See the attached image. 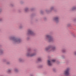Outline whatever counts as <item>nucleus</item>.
<instances>
[{"instance_id": "28", "label": "nucleus", "mask_w": 76, "mask_h": 76, "mask_svg": "<svg viewBox=\"0 0 76 76\" xmlns=\"http://www.w3.org/2000/svg\"><path fill=\"white\" fill-rule=\"evenodd\" d=\"M2 12V9L1 8H0V13H1Z\"/></svg>"}, {"instance_id": "33", "label": "nucleus", "mask_w": 76, "mask_h": 76, "mask_svg": "<svg viewBox=\"0 0 76 76\" xmlns=\"http://www.w3.org/2000/svg\"><path fill=\"white\" fill-rule=\"evenodd\" d=\"M74 22H76V18H75V19H74Z\"/></svg>"}, {"instance_id": "36", "label": "nucleus", "mask_w": 76, "mask_h": 76, "mask_svg": "<svg viewBox=\"0 0 76 76\" xmlns=\"http://www.w3.org/2000/svg\"><path fill=\"white\" fill-rule=\"evenodd\" d=\"M34 10V8H32L31 9V10Z\"/></svg>"}, {"instance_id": "5", "label": "nucleus", "mask_w": 76, "mask_h": 76, "mask_svg": "<svg viewBox=\"0 0 76 76\" xmlns=\"http://www.w3.org/2000/svg\"><path fill=\"white\" fill-rule=\"evenodd\" d=\"M36 34L34 33V31L31 29H29L28 31V32L27 33V36H32V37H34L35 36Z\"/></svg>"}, {"instance_id": "20", "label": "nucleus", "mask_w": 76, "mask_h": 76, "mask_svg": "<svg viewBox=\"0 0 76 76\" xmlns=\"http://www.w3.org/2000/svg\"><path fill=\"white\" fill-rule=\"evenodd\" d=\"M6 64L7 65H10V62L9 61H7L6 62Z\"/></svg>"}, {"instance_id": "11", "label": "nucleus", "mask_w": 76, "mask_h": 76, "mask_svg": "<svg viewBox=\"0 0 76 76\" xmlns=\"http://www.w3.org/2000/svg\"><path fill=\"white\" fill-rule=\"evenodd\" d=\"M3 52H4V50L1 48H0V56L2 55L3 54Z\"/></svg>"}, {"instance_id": "13", "label": "nucleus", "mask_w": 76, "mask_h": 76, "mask_svg": "<svg viewBox=\"0 0 76 76\" xmlns=\"http://www.w3.org/2000/svg\"><path fill=\"white\" fill-rule=\"evenodd\" d=\"M61 51L63 53H65L66 52V48H63L62 49Z\"/></svg>"}, {"instance_id": "19", "label": "nucleus", "mask_w": 76, "mask_h": 76, "mask_svg": "<svg viewBox=\"0 0 76 76\" xmlns=\"http://www.w3.org/2000/svg\"><path fill=\"white\" fill-rule=\"evenodd\" d=\"M23 25H22V24H20L19 26V28L20 29H22V28H23Z\"/></svg>"}, {"instance_id": "12", "label": "nucleus", "mask_w": 76, "mask_h": 76, "mask_svg": "<svg viewBox=\"0 0 76 76\" xmlns=\"http://www.w3.org/2000/svg\"><path fill=\"white\" fill-rule=\"evenodd\" d=\"M76 10V6L73 7L71 9V11H75Z\"/></svg>"}, {"instance_id": "7", "label": "nucleus", "mask_w": 76, "mask_h": 76, "mask_svg": "<svg viewBox=\"0 0 76 76\" xmlns=\"http://www.w3.org/2000/svg\"><path fill=\"white\" fill-rule=\"evenodd\" d=\"M53 20L55 23H59V16H56L53 19Z\"/></svg>"}, {"instance_id": "4", "label": "nucleus", "mask_w": 76, "mask_h": 76, "mask_svg": "<svg viewBox=\"0 0 76 76\" xmlns=\"http://www.w3.org/2000/svg\"><path fill=\"white\" fill-rule=\"evenodd\" d=\"M36 54V52H34V51L31 50V48H29L27 52L26 56L27 57H34Z\"/></svg>"}, {"instance_id": "3", "label": "nucleus", "mask_w": 76, "mask_h": 76, "mask_svg": "<svg viewBox=\"0 0 76 76\" xmlns=\"http://www.w3.org/2000/svg\"><path fill=\"white\" fill-rule=\"evenodd\" d=\"M50 48H51V51L53 52L55 51L56 50V46L55 45H49L45 48V50L46 52H49V50Z\"/></svg>"}, {"instance_id": "35", "label": "nucleus", "mask_w": 76, "mask_h": 76, "mask_svg": "<svg viewBox=\"0 0 76 76\" xmlns=\"http://www.w3.org/2000/svg\"><path fill=\"white\" fill-rule=\"evenodd\" d=\"M30 76H34V75H33V74H31L30 75Z\"/></svg>"}, {"instance_id": "22", "label": "nucleus", "mask_w": 76, "mask_h": 76, "mask_svg": "<svg viewBox=\"0 0 76 76\" xmlns=\"http://www.w3.org/2000/svg\"><path fill=\"white\" fill-rule=\"evenodd\" d=\"M71 26V24H68L67 25V27H69V26Z\"/></svg>"}, {"instance_id": "1", "label": "nucleus", "mask_w": 76, "mask_h": 76, "mask_svg": "<svg viewBox=\"0 0 76 76\" xmlns=\"http://www.w3.org/2000/svg\"><path fill=\"white\" fill-rule=\"evenodd\" d=\"M10 40H12V42L14 44H17L21 43L22 41L20 38H16L14 36H10L9 37Z\"/></svg>"}, {"instance_id": "27", "label": "nucleus", "mask_w": 76, "mask_h": 76, "mask_svg": "<svg viewBox=\"0 0 76 76\" xmlns=\"http://www.w3.org/2000/svg\"><path fill=\"white\" fill-rule=\"evenodd\" d=\"M51 62H55L56 61V60H52L51 61Z\"/></svg>"}, {"instance_id": "2", "label": "nucleus", "mask_w": 76, "mask_h": 76, "mask_svg": "<svg viewBox=\"0 0 76 76\" xmlns=\"http://www.w3.org/2000/svg\"><path fill=\"white\" fill-rule=\"evenodd\" d=\"M44 40L48 42H53L55 41V39L50 34H46L45 36Z\"/></svg>"}, {"instance_id": "16", "label": "nucleus", "mask_w": 76, "mask_h": 76, "mask_svg": "<svg viewBox=\"0 0 76 76\" xmlns=\"http://www.w3.org/2000/svg\"><path fill=\"white\" fill-rule=\"evenodd\" d=\"M37 61H42V57H39L37 58Z\"/></svg>"}, {"instance_id": "15", "label": "nucleus", "mask_w": 76, "mask_h": 76, "mask_svg": "<svg viewBox=\"0 0 76 76\" xmlns=\"http://www.w3.org/2000/svg\"><path fill=\"white\" fill-rule=\"evenodd\" d=\"M24 11L26 12H28L29 11V8L28 7H26L24 9Z\"/></svg>"}, {"instance_id": "30", "label": "nucleus", "mask_w": 76, "mask_h": 76, "mask_svg": "<svg viewBox=\"0 0 76 76\" xmlns=\"http://www.w3.org/2000/svg\"><path fill=\"white\" fill-rule=\"evenodd\" d=\"M44 19L45 20H47V18H46L45 17L44 18Z\"/></svg>"}, {"instance_id": "29", "label": "nucleus", "mask_w": 76, "mask_h": 76, "mask_svg": "<svg viewBox=\"0 0 76 76\" xmlns=\"http://www.w3.org/2000/svg\"><path fill=\"white\" fill-rule=\"evenodd\" d=\"M40 13L41 14H43V12L42 11H41Z\"/></svg>"}, {"instance_id": "38", "label": "nucleus", "mask_w": 76, "mask_h": 76, "mask_svg": "<svg viewBox=\"0 0 76 76\" xmlns=\"http://www.w3.org/2000/svg\"><path fill=\"white\" fill-rule=\"evenodd\" d=\"M0 76H3V75H0Z\"/></svg>"}, {"instance_id": "34", "label": "nucleus", "mask_w": 76, "mask_h": 76, "mask_svg": "<svg viewBox=\"0 0 76 76\" xmlns=\"http://www.w3.org/2000/svg\"><path fill=\"white\" fill-rule=\"evenodd\" d=\"M72 36H73V37H75L76 36H75V35L74 34H72Z\"/></svg>"}, {"instance_id": "18", "label": "nucleus", "mask_w": 76, "mask_h": 76, "mask_svg": "<svg viewBox=\"0 0 76 76\" xmlns=\"http://www.w3.org/2000/svg\"><path fill=\"white\" fill-rule=\"evenodd\" d=\"M2 61L3 63H6V62H7V60L5 59H2Z\"/></svg>"}, {"instance_id": "24", "label": "nucleus", "mask_w": 76, "mask_h": 76, "mask_svg": "<svg viewBox=\"0 0 76 76\" xmlns=\"http://www.w3.org/2000/svg\"><path fill=\"white\" fill-rule=\"evenodd\" d=\"M3 20V19L2 18H0V22H2Z\"/></svg>"}, {"instance_id": "6", "label": "nucleus", "mask_w": 76, "mask_h": 76, "mask_svg": "<svg viewBox=\"0 0 76 76\" xmlns=\"http://www.w3.org/2000/svg\"><path fill=\"white\" fill-rule=\"evenodd\" d=\"M70 68H67L64 71V74L65 76H69L70 75Z\"/></svg>"}, {"instance_id": "31", "label": "nucleus", "mask_w": 76, "mask_h": 76, "mask_svg": "<svg viewBox=\"0 0 76 76\" xmlns=\"http://www.w3.org/2000/svg\"><path fill=\"white\" fill-rule=\"evenodd\" d=\"M27 39L28 40V39H30V38H29V37H28L27 38Z\"/></svg>"}, {"instance_id": "9", "label": "nucleus", "mask_w": 76, "mask_h": 76, "mask_svg": "<svg viewBox=\"0 0 76 76\" xmlns=\"http://www.w3.org/2000/svg\"><path fill=\"white\" fill-rule=\"evenodd\" d=\"M48 65L49 66H51L52 65V62L51 61H50V60H48L47 62Z\"/></svg>"}, {"instance_id": "8", "label": "nucleus", "mask_w": 76, "mask_h": 76, "mask_svg": "<svg viewBox=\"0 0 76 76\" xmlns=\"http://www.w3.org/2000/svg\"><path fill=\"white\" fill-rule=\"evenodd\" d=\"M54 7H51L50 10H46L45 12L47 13H51L53 10H54Z\"/></svg>"}, {"instance_id": "17", "label": "nucleus", "mask_w": 76, "mask_h": 76, "mask_svg": "<svg viewBox=\"0 0 76 76\" xmlns=\"http://www.w3.org/2000/svg\"><path fill=\"white\" fill-rule=\"evenodd\" d=\"M14 71L15 73H18L19 72V70L17 68H15L14 69Z\"/></svg>"}, {"instance_id": "37", "label": "nucleus", "mask_w": 76, "mask_h": 76, "mask_svg": "<svg viewBox=\"0 0 76 76\" xmlns=\"http://www.w3.org/2000/svg\"><path fill=\"white\" fill-rule=\"evenodd\" d=\"M37 51L36 50H34V51Z\"/></svg>"}, {"instance_id": "10", "label": "nucleus", "mask_w": 76, "mask_h": 76, "mask_svg": "<svg viewBox=\"0 0 76 76\" xmlns=\"http://www.w3.org/2000/svg\"><path fill=\"white\" fill-rule=\"evenodd\" d=\"M12 69H8L7 71V73H8V74H10V73H12Z\"/></svg>"}, {"instance_id": "21", "label": "nucleus", "mask_w": 76, "mask_h": 76, "mask_svg": "<svg viewBox=\"0 0 76 76\" xmlns=\"http://www.w3.org/2000/svg\"><path fill=\"white\" fill-rule=\"evenodd\" d=\"M42 65H39L37 66V68H38V69H39L40 68H42Z\"/></svg>"}, {"instance_id": "25", "label": "nucleus", "mask_w": 76, "mask_h": 76, "mask_svg": "<svg viewBox=\"0 0 76 76\" xmlns=\"http://www.w3.org/2000/svg\"><path fill=\"white\" fill-rule=\"evenodd\" d=\"M73 54L75 56H76V51L74 52Z\"/></svg>"}, {"instance_id": "14", "label": "nucleus", "mask_w": 76, "mask_h": 76, "mask_svg": "<svg viewBox=\"0 0 76 76\" xmlns=\"http://www.w3.org/2000/svg\"><path fill=\"white\" fill-rule=\"evenodd\" d=\"M18 61L20 62H23V59L22 58H20L18 59Z\"/></svg>"}, {"instance_id": "23", "label": "nucleus", "mask_w": 76, "mask_h": 76, "mask_svg": "<svg viewBox=\"0 0 76 76\" xmlns=\"http://www.w3.org/2000/svg\"><path fill=\"white\" fill-rule=\"evenodd\" d=\"M53 70L54 72H56V69L55 68H53Z\"/></svg>"}, {"instance_id": "26", "label": "nucleus", "mask_w": 76, "mask_h": 76, "mask_svg": "<svg viewBox=\"0 0 76 76\" xmlns=\"http://www.w3.org/2000/svg\"><path fill=\"white\" fill-rule=\"evenodd\" d=\"M65 57V56H64V55H62L61 56V58H64Z\"/></svg>"}, {"instance_id": "32", "label": "nucleus", "mask_w": 76, "mask_h": 76, "mask_svg": "<svg viewBox=\"0 0 76 76\" xmlns=\"http://www.w3.org/2000/svg\"><path fill=\"white\" fill-rule=\"evenodd\" d=\"M10 6H11L12 7L14 5L13 4H10Z\"/></svg>"}]
</instances>
